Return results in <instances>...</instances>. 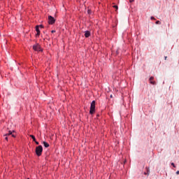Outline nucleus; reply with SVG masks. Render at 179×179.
Masks as SVG:
<instances>
[{"label": "nucleus", "mask_w": 179, "mask_h": 179, "mask_svg": "<svg viewBox=\"0 0 179 179\" xmlns=\"http://www.w3.org/2000/svg\"><path fill=\"white\" fill-rule=\"evenodd\" d=\"M55 33V30H52V34Z\"/></svg>", "instance_id": "a211bd4d"}, {"label": "nucleus", "mask_w": 179, "mask_h": 179, "mask_svg": "<svg viewBox=\"0 0 179 179\" xmlns=\"http://www.w3.org/2000/svg\"><path fill=\"white\" fill-rule=\"evenodd\" d=\"M110 98H113V95H110Z\"/></svg>", "instance_id": "5701e85b"}, {"label": "nucleus", "mask_w": 179, "mask_h": 179, "mask_svg": "<svg viewBox=\"0 0 179 179\" xmlns=\"http://www.w3.org/2000/svg\"><path fill=\"white\" fill-rule=\"evenodd\" d=\"M36 37L40 36L41 35V31L39 29V26L36 27Z\"/></svg>", "instance_id": "39448f33"}, {"label": "nucleus", "mask_w": 179, "mask_h": 179, "mask_svg": "<svg viewBox=\"0 0 179 179\" xmlns=\"http://www.w3.org/2000/svg\"><path fill=\"white\" fill-rule=\"evenodd\" d=\"M144 174H147L146 173H145Z\"/></svg>", "instance_id": "393cba45"}, {"label": "nucleus", "mask_w": 179, "mask_h": 179, "mask_svg": "<svg viewBox=\"0 0 179 179\" xmlns=\"http://www.w3.org/2000/svg\"><path fill=\"white\" fill-rule=\"evenodd\" d=\"M43 144L45 148H48L50 146L49 144L45 141H43Z\"/></svg>", "instance_id": "1a4fd4ad"}, {"label": "nucleus", "mask_w": 179, "mask_h": 179, "mask_svg": "<svg viewBox=\"0 0 179 179\" xmlns=\"http://www.w3.org/2000/svg\"><path fill=\"white\" fill-rule=\"evenodd\" d=\"M148 173H149V170H148Z\"/></svg>", "instance_id": "b1692460"}, {"label": "nucleus", "mask_w": 179, "mask_h": 179, "mask_svg": "<svg viewBox=\"0 0 179 179\" xmlns=\"http://www.w3.org/2000/svg\"><path fill=\"white\" fill-rule=\"evenodd\" d=\"M134 2V0H129V3H133Z\"/></svg>", "instance_id": "dca6fc26"}, {"label": "nucleus", "mask_w": 179, "mask_h": 179, "mask_svg": "<svg viewBox=\"0 0 179 179\" xmlns=\"http://www.w3.org/2000/svg\"><path fill=\"white\" fill-rule=\"evenodd\" d=\"M35 143H36V145H39V142H37V141L36 140H35V141H34Z\"/></svg>", "instance_id": "2eb2a0df"}, {"label": "nucleus", "mask_w": 179, "mask_h": 179, "mask_svg": "<svg viewBox=\"0 0 179 179\" xmlns=\"http://www.w3.org/2000/svg\"><path fill=\"white\" fill-rule=\"evenodd\" d=\"M12 137L15 138V136L12 134Z\"/></svg>", "instance_id": "aec40b11"}, {"label": "nucleus", "mask_w": 179, "mask_h": 179, "mask_svg": "<svg viewBox=\"0 0 179 179\" xmlns=\"http://www.w3.org/2000/svg\"><path fill=\"white\" fill-rule=\"evenodd\" d=\"M164 59L166 60L167 59V57H164Z\"/></svg>", "instance_id": "4be33fe9"}, {"label": "nucleus", "mask_w": 179, "mask_h": 179, "mask_svg": "<svg viewBox=\"0 0 179 179\" xmlns=\"http://www.w3.org/2000/svg\"><path fill=\"white\" fill-rule=\"evenodd\" d=\"M171 165H172L174 168H176V166L174 165L173 163H172Z\"/></svg>", "instance_id": "6ab92c4d"}, {"label": "nucleus", "mask_w": 179, "mask_h": 179, "mask_svg": "<svg viewBox=\"0 0 179 179\" xmlns=\"http://www.w3.org/2000/svg\"><path fill=\"white\" fill-rule=\"evenodd\" d=\"M12 134H13V131H10V130H9V131H8V134H6L4 135V136H9L12 135Z\"/></svg>", "instance_id": "6e6552de"}, {"label": "nucleus", "mask_w": 179, "mask_h": 179, "mask_svg": "<svg viewBox=\"0 0 179 179\" xmlns=\"http://www.w3.org/2000/svg\"><path fill=\"white\" fill-rule=\"evenodd\" d=\"M113 7L115 8H116V10H118V6H113Z\"/></svg>", "instance_id": "9b49d317"}, {"label": "nucleus", "mask_w": 179, "mask_h": 179, "mask_svg": "<svg viewBox=\"0 0 179 179\" xmlns=\"http://www.w3.org/2000/svg\"><path fill=\"white\" fill-rule=\"evenodd\" d=\"M151 20H155V17H153V16H151Z\"/></svg>", "instance_id": "ddd939ff"}, {"label": "nucleus", "mask_w": 179, "mask_h": 179, "mask_svg": "<svg viewBox=\"0 0 179 179\" xmlns=\"http://www.w3.org/2000/svg\"><path fill=\"white\" fill-rule=\"evenodd\" d=\"M41 27V28H43V25H39L38 26V28Z\"/></svg>", "instance_id": "f3484780"}, {"label": "nucleus", "mask_w": 179, "mask_h": 179, "mask_svg": "<svg viewBox=\"0 0 179 179\" xmlns=\"http://www.w3.org/2000/svg\"><path fill=\"white\" fill-rule=\"evenodd\" d=\"M96 101H92L90 106V114L93 115L95 113Z\"/></svg>", "instance_id": "f257e3e1"}, {"label": "nucleus", "mask_w": 179, "mask_h": 179, "mask_svg": "<svg viewBox=\"0 0 179 179\" xmlns=\"http://www.w3.org/2000/svg\"><path fill=\"white\" fill-rule=\"evenodd\" d=\"M154 80V77H151L149 78L150 80V83H151V85H155V81H152Z\"/></svg>", "instance_id": "423d86ee"}, {"label": "nucleus", "mask_w": 179, "mask_h": 179, "mask_svg": "<svg viewBox=\"0 0 179 179\" xmlns=\"http://www.w3.org/2000/svg\"><path fill=\"white\" fill-rule=\"evenodd\" d=\"M30 137L33 139L34 141H36V138L34 135H30Z\"/></svg>", "instance_id": "9d476101"}, {"label": "nucleus", "mask_w": 179, "mask_h": 179, "mask_svg": "<svg viewBox=\"0 0 179 179\" xmlns=\"http://www.w3.org/2000/svg\"><path fill=\"white\" fill-rule=\"evenodd\" d=\"M48 22L50 24H53L55 23V18H54L52 16L49 15L48 17Z\"/></svg>", "instance_id": "20e7f679"}, {"label": "nucleus", "mask_w": 179, "mask_h": 179, "mask_svg": "<svg viewBox=\"0 0 179 179\" xmlns=\"http://www.w3.org/2000/svg\"><path fill=\"white\" fill-rule=\"evenodd\" d=\"M85 37H90V31H85Z\"/></svg>", "instance_id": "0eeeda50"}, {"label": "nucleus", "mask_w": 179, "mask_h": 179, "mask_svg": "<svg viewBox=\"0 0 179 179\" xmlns=\"http://www.w3.org/2000/svg\"><path fill=\"white\" fill-rule=\"evenodd\" d=\"M33 50L34 51H36V52H41V51H42L41 45H39V44L34 45Z\"/></svg>", "instance_id": "7ed1b4c3"}, {"label": "nucleus", "mask_w": 179, "mask_h": 179, "mask_svg": "<svg viewBox=\"0 0 179 179\" xmlns=\"http://www.w3.org/2000/svg\"><path fill=\"white\" fill-rule=\"evenodd\" d=\"M5 140H6V141H8V136H5Z\"/></svg>", "instance_id": "4468645a"}, {"label": "nucleus", "mask_w": 179, "mask_h": 179, "mask_svg": "<svg viewBox=\"0 0 179 179\" xmlns=\"http://www.w3.org/2000/svg\"><path fill=\"white\" fill-rule=\"evenodd\" d=\"M156 24H160L161 22H160V21L157 20V21L156 22Z\"/></svg>", "instance_id": "f8f14e48"}, {"label": "nucleus", "mask_w": 179, "mask_h": 179, "mask_svg": "<svg viewBox=\"0 0 179 179\" xmlns=\"http://www.w3.org/2000/svg\"><path fill=\"white\" fill-rule=\"evenodd\" d=\"M43 153V147L42 145H39L36 148V154L37 156H41Z\"/></svg>", "instance_id": "f03ea898"}, {"label": "nucleus", "mask_w": 179, "mask_h": 179, "mask_svg": "<svg viewBox=\"0 0 179 179\" xmlns=\"http://www.w3.org/2000/svg\"><path fill=\"white\" fill-rule=\"evenodd\" d=\"M176 174H177V175H178V174H179V171H178L176 172Z\"/></svg>", "instance_id": "412c9836"}]
</instances>
